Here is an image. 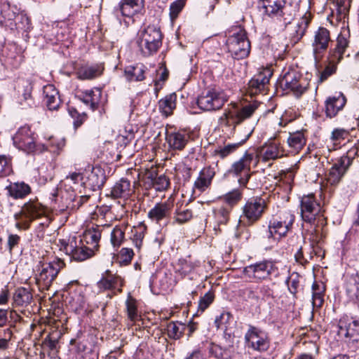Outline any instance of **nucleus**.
<instances>
[{"label": "nucleus", "mask_w": 359, "mask_h": 359, "mask_svg": "<svg viewBox=\"0 0 359 359\" xmlns=\"http://www.w3.org/2000/svg\"><path fill=\"white\" fill-rule=\"evenodd\" d=\"M258 7L264 17L270 18L277 32L285 29L299 9V1L287 0H259Z\"/></svg>", "instance_id": "nucleus-1"}, {"label": "nucleus", "mask_w": 359, "mask_h": 359, "mask_svg": "<svg viewBox=\"0 0 359 359\" xmlns=\"http://www.w3.org/2000/svg\"><path fill=\"white\" fill-rule=\"evenodd\" d=\"M62 198L67 210H76L86 203L90 195L83 190V177L80 172H72L60 182Z\"/></svg>", "instance_id": "nucleus-2"}, {"label": "nucleus", "mask_w": 359, "mask_h": 359, "mask_svg": "<svg viewBox=\"0 0 359 359\" xmlns=\"http://www.w3.org/2000/svg\"><path fill=\"white\" fill-rule=\"evenodd\" d=\"M64 266V262L59 258L49 262L40 261L36 266L37 273L35 274V281L39 290H48Z\"/></svg>", "instance_id": "nucleus-3"}, {"label": "nucleus", "mask_w": 359, "mask_h": 359, "mask_svg": "<svg viewBox=\"0 0 359 359\" xmlns=\"http://www.w3.org/2000/svg\"><path fill=\"white\" fill-rule=\"evenodd\" d=\"M136 43L140 50L144 56L156 53L162 44V34L159 28L149 25L140 30L137 35Z\"/></svg>", "instance_id": "nucleus-4"}, {"label": "nucleus", "mask_w": 359, "mask_h": 359, "mask_svg": "<svg viewBox=\"0 0 359 359\" xmlns=\"http://www.w3.org/2000/svg\"><path fill=\"white\" fill-rule=\"evenodd\" d=\"M294 215L290 211L282 212L269 221L268 229L264 231L263 237L269 241H276L286 236L294 222Z\"/></svg>", "instance_id": "nucleus-5"}, {"label": "nucleus", "mask_w": 359, "mask_h": 359, "mask_svg": "<svg viewBox=\"0 0 359 359\" xmlns=\"http://www.w3.org/2000/svg\"><path fill=\"white\" fill-rule=\"evenodd\" d=\"M228 52L235 60H242L248 56L250 52V42L245 30L238 27L226 40Z\"/></svg>", "instance_id": "nucleus-6"}, {"label": "nucleus", "mask_w": 359, "mask_h": 359, "mask_svg": "<svg viewBox=\"0 0 359 359\" xmlns=\"http://www.w3.org/2000/svg\"><path fill=\"white\" fill-rule=\"evenodd\" d=\"M301 216L304 222L313 224L317 228L326 224L320 203L313 194L304 196L301 199Z\"/></svg>", "instance_id": "nucleus-7"}, {"label": "nucleus", "mask_w": 359, "mask_h": 359, "mask_svg": "<svg viewBox=\"0 0 359 359\" xmlns=\"http://www.w3.org/2000/svg\"><path fill=\"white\" fill-rule=\"evenodd\" d=\"M45 214V209L40 203L37 201H29L23 205L20 212L14 215L16 221L15 226L20 231L27 230L33 220Z\"/></svg>", "instance_id": "nucleus-8"}, {"label": "nucleus", "mask_w": 359, "mask_h": 359, "mask_svg": "<svg viewBox=\"0 0 359 359\" xmlns=\"http://www.w3.org/2000/svg\"><path fill=\"white\" fill-rule=\"evenodd\" d=\"M279 83L284 91L292 92L297 97L302 96L309 86V79L293 69L284 72Z\"/></svg>", "instance_id": "nucleus-9"}, {"label": "nucleus", "mask_w": 359, "mask_h": 359, "mask_svg": "<svg viewBox=\"0 0 359 359\" xmlns=\"http://www.w3.org/2000/svg\"><path fill=\"white\" fill-rule=\"evenodd\" d=\"M243 273L247 278L255 282L270 280L272 276H277L278 269L271 260H263L250 264L243 268Z\"/></svg>", "instance_id": "nucleus-10"}, {"label": "nucleus", "mask_w": 359, "mask_h": 359, "mask_svg": "<svg viewBox=\"0 0 359 359\" xmlns=\"http://www.w3.org/2000/svg\"><path fill=\"white\" fill-rule=\"evenodd\" d=\"M61 249L63 248L67 255H70L74 260L82 262L95 254L93 250L87 247L81 238L70 236L67 241L60 240Z\"/></svg>", "instance_id": "nucleus-11"}, {"label": "nucleus", "mask_w": 359, "mask_h": 359, "mask_svg": "<svg viewBox=\"0 0 359 359\" xmlns=\"http://www.w3.org/2000/svg\"><path fill=\"white\" fill-rule=\"evenodd\" d=\"M227 101L222 91L214 88L204 90L197 98L198 107L205 111H214L222 108Z\"/></svg>", "instance_id": "nucleus-12"}, {"label": "nucleus", "mask_w": 359, "mask_h": 359, "mask_svg": "<svg viewBox=\"0 0 359 359\" xmlns=\"http://www.w3.org/2000/svg\"><path fill=\"white\" fill-rule=\"evenodd\" d=\"M253 158L254 154L246 151L239 160L231 165L228 171L229 174L238 178V184L242 187H246L251 177L250 165Z\"/></svg>", "instance_id": "nucleus-13"}, {"label": "nucleus", "mask_w": 359, "mask_h": 359, "mask_svg": "<svg viewBox=\"0 0 359 359\" xmlns=\"http://www.w3.org/2000/svg\"><path fill=\"white\" fill-rule=\"evenodd\" d=\"M266 208V203L264 198L253 197L250 198L243 208V215L241 216L239 222H243L251 225L259 220Z\"/></svg>", "instance_id": "nucleus-14"}, {"label": "nucleus", "mask_w": 359, "mask_h": 359, "mask_svg": "<svg viewBox=\"0 0 359 359\" xmlns=\"http://www.w3.org/2000/svg\"><path fill=\"white\" fill-rule=\"evenodd\" d=\"M14 146L20 150L27 154L34 151L36 144V133L31 130V127L25 125L18 128L13 137Z\"/></svg>", "instance_id": "nucleus-15"}, {"label": "nucleus", "mask_w": 359, "mask_h": 359, "mask_svg": "<svg viewBox=\"0 0 359 359\" xmlns=\"http://www.w3.org/2000/svg\"><path fill=\"white\" fill-rule=\"evenodd\" d=\"M353 163V158L348 156H342L332 165L329 169L327 174H326L327 183L331 186L337 185L346 171Z\"/></svg>", "instance_id": "nucleus-16"}, {"label": "nucleus", "mask_w": 359, "mask_h": 359, "mask_svg": "<svg viewBox=\"0 0 359 359\" xmlns=\"http://www.w3.org/2000/svg\"><path fill=\"white\" fill-rule=\"evenodd\" d=\"M245 341L248 348L259 352L266 351L270 346V342L266 334L254 326H250L245 334Z\"/></svg>", "instance_id": "nucleus-17"}, {"label": "nucleus", "mask_w": 359, "mask_h": 359, "mask_svg": "<svg viewBox=\"0 0 359 359\" xmlns=\"http://www.w3.org/2000/svg\"><path fill=\"white\" fill-rule=\"evenodd\" d=\"M338 335L351 343L359 341V320L344 316L338 323Z\"/></svg>", "instance_id": "nucleus-18"}, {"label": "nucleus", "mask_w": 359, "mask_h": 359, "mask_svg": "<svg viewBox=\"0 0 359 359\" xmlns=\"http://www.w3.org/2000/svg\"><path fill=\"white\" fill-rule=\"evenodd\" d=\"M255 110V107L251 104L243 107L240 110L225 111L220 116L219 122L220 125L226 126H234L240 124L245 119L250 117Z\"/></svg>", "instance_id": "nucleus-19"}, {"label": "nucleus", "mask_w": 359, "mask_h": 359, "mask_svg": "<svg viewBox=\"0 0 359 359\" xmlns=\"http://www.w3.org/2000/svg\"><path fill=\"white\" fill-rule=\"evenodd\" d=\"M347 100L341 92H336L334 94L326 97L324 102V111L327 118L336 117L341 111Z\"/></svg>", "instance_id": "nucleus-20"}, {"label": "nucleus", "mask_w": 359, "mask_h": 359, "mask_svg": "<svg viewBox=\"0 0 359 359\" xmlns=\"http://www.w3.org/2000/svg\"><path fill=\"white\" fill-rule=\"evenodd\" d=\"M262 161L269 162L280 158L285 156V149L276 138L270 139L259 149Z\"/></svg>", "instance_id": "nucleus-21"}, {"label": "nucleus", "mask_w": 359, "mask_h": 359, "mask_svg": "<svg viewBox=\"0 0 359 359\" xmlns=\"http://www.w3.org/2000/svg\"><path fill=\"white\" fill-rule=\"evenodd\" d=\"M350 30L348 27H343L337 38L334 48H330L329 55L332 61L340 62L344 57V54L348 47L350 42Z\"/></svg>", "instance_id": "nucleus-22"}, {"label": "nucleus", "mask_w": 359, "mask_h": 359, "mask_svg": "<svg viewBox=\"0 0 359 359\" xmlns=\"http://www.w3.org/2000/svg\"><path fill=\"white\" fill-rule=\"evenodd\" d=\"M35 83V78L33 76L20 79L18 81V93L20 95V104L23 107H33L35 101L32 97V90Z\"/></svg>", "instance_id": "nucleus-23"}, {"label": "nucleus", "mask_w": 359, "mask_h": 359, "mask_svg": "<svg viewBox=\"0 0 359 359\" xmlns=\"http://www.w3.org/2000/svg\"><path fill=\"white\" fill-rule=\"evenodd\" d=\"M173 208V202L169 199L164 202L157 203L148 212V217L156 223L167 221L171 216Z\"/></svg>", "instance_id": "nucleus-24"}, {"label": "nucleus", "mask_w": 359, "mask_h": 359, "mask_svg": "<svg viewBox=\"0 0 359 359\" xmlns=\"http://www.w3.org/2000/svg\"><path fill=\"white\" fill-rule=\"evenodd\" d=\"M105 172L99 166L93 167L83 182V190L97 191L101 189L106 181Z\"/></svg>", "instance_id": "nucleus-25"}, {"label": "nucleus", "mask_w": 359, "mask_h": 359, "mask_svg": "<svg viewBox=\"0 0 359 359\" xmlns=\"http://www.w3.org/2000/svg\"><path fill=\"white\" fill-rule=\"evenodd\" d=\"M271 76V73L269 71H264L254 76L248 82L247 93L250 96L263 93L267 88Z\"/></svg>", "instance_id": "nucleus-26"}, {"label": "nucleus", "mask_w": 359, "mask_h": 359, "mask_svg": "<svg viewBox=\"0 0 359 359\" xmlns=\"http://www.w3.org/2000/svg\"><path fill=\"white\" fill-rule=\"evenodd\" d=\"M165 140L169 147L172 149L182 150L189 140V135L184 130H167Z\"/></svg>", "instance_id": "nucleus-27"}, {"label": "nucleus", "mask_w": 359, "mask_h": 359, "mask_svg": "<svg viewBox=\"0 0 359 359\" xmlns=\"http://www.w3.org/2000/svg\"><path fill=\"white\" fill-rule=\"evenodd\" d=\"M134 192L130 180L121 178L111 187L110 195L114 198L128 199Z\"/></svg>", "instance_id": "nucleus-28"}, {"label": "nucleus", "mask_w": 359, "mask_h": 359, "mask_svg": "<svg viewBox=\"0 0 359 359\" xmlns=\"http://www.w3.org/2000/svg\"><path fill=\"white\" fill-rule=\"evenodd\" d=\"M142 8L140 0H123L117 8H114V14L117 18L119 15L131 18L139 12Z\"/></svg>", "instance_id": "nucleus-29"}, {"label": "nucleus", "mask_w": 359, "mask_h": 359, "mask_svg": "<svg viewBox=\"0 0 359 359\" xmlns=\"http://www.w3.org/2000/svg\"><path fill=\"white\" fill-rule=\"evenodd\" d=\"M148 68L142 63L130 65L124 69V76L128 82L142 81L146 79Z\"/></svg>", "instance_id": "nucleus-30"}, {"label": "nucleus", "mask_w": 359, "mask_h": 359, "mask_svg": "<svg viewBox=\"0 0 359 359\" xmlns=\"http://www.w3.org/2000/svg\"><path fill=\"white\" fill-rule=\"evenodd\" d=\"M215 175V168L208 166L202 169L196 180L194 182V187L200 192L205 191L211 184L212 180Z\"/></svg>", "instance_id": "nucleus-31"}, {"label": "nucleus", "mask_w": 359, "mask_h": 359, "mask_svg": "<svg viewBox=\"0 0 359 359\" xmlns=\"http://www.w3.org/2000/svg\"><path fill=\"white\" fill-rule=\"evenodd\" d=\"M43 102L50 111L57 110L61 104L58 90L53 85H46L43 87Z\"/></svg>", "instance_id": "nucleus-32"}, {"label": "nucleus", "mask_w": 359, "mask_h": 359, "mask_svg": "<svg viewBox=\"0 0 359 359\" xmlns=\"http://www.w3.org/2000/svg\"><path fill=\"white\" fill-rule=\"evenodd\" d=\"M330 41V34L327 29L319 27L315 34L314 41L313 43V52L316 55L325 51Z\"/></svg>", "instance_id": "nucleus-33"}, {"label": "nucleus", "mask_w": 359, "mask_h": 359, "mask_svg": "<svg viewBox=\"0 0 359 359\" xmlns=\"http://www.w3.org/2000/svg\"><path fill=\"white\" fill-rule=\"evenodd\" d=\"M345 290L349 300L359 306V271L346 282Z\"/></svg>", "instance_id": "nucleus-34"}, {"label": "nucleus", "mask_w": 359, "mask_h": 359, "mask_svg": "<svg viewBox=\"0 0 359 359\" xmlns=\"http://www.w3.org/2000/svg\"><path fill=\"white\" fill-rule=\"evenodd\" d=\"M103 69L102 65H84L77 70L76 74L81 80H90L100 76Z\"/></svg>", "instance_id": "nucleus-35"}, {"label": "nucleus", "mask_w": 359, "mask_h": 359, "mask_svg": "<svg viewBox=\"0 0 359 359\" xmlns=\"http://www.w3.org/2000/svg\"><path fill=\"white\" fill-rule=\"evenodd\" d=\"M17 13L16 6H11L7 0H0V25L10 22L8 25L12 26Z\"/></svg>", "instance_id": "nucleus-36"}, {"label": "nucleus", "mask_w": 359, "mask_h": 359, "mask_svg": "<svg viewBox=\"0 0 359 359\" xmlns=\"http://www.w3.org/2000/svg\"><path fill=\"white\" fill-rule=\"evenodd\" d=\"M6 189L9 196L14 199L24 198L31 193V187L24 182L11 183Z\"/></svg>", "instance_id": "nucleus-37"}, {"label": "nucleus", "mask_w": 359, "mask_h": 359, "mask_svg": "<svg viewBox=\"0 0 359 359\" xmlns=\"http://www.w3.org/2000/svg\"><path fill=\"white\" fill-rule=\"evenodd\" d=\"M287 142L292 152H299L306 143V138L304 131L297 130L294 133H290Z\"/></svg>", "instance_id": "nucleus-38"}, {"label": "nucleus", "mask_w": 359, "mask_h": 359, "mask_svg": "<svg viewBox=\"0 0 359 359\" xmlns=\"http://www.w3.org/2000/svg\"><path fill=\"white\" fill-rule=\"evenodd\" d=\"M101 238L100 226L92 228L86 231L83 234V242L95 252L99 248V242Z\"/></svg>", "instance_id": "nucleus-39"}, {"label": "nucleus", "mask_w": 359, "mask_h": 359, "mask_svg": "<svg viewBox=\"0 0 359 359\" xmlns=\"http://www.w3.org/2000/svg\"><path fill=\"white\" fill-rule=\"evenodd\" d=\"M101 97V89L95 88L92 90H86L83 93L81 100L86 105H90V109L94 111L99 107Z\"/></svg>", "instance_id": "nucleus-40"}, {"label": "nucleus", "mask_w": 359, "mask_h": 359, "mask_svg": "<svg viewBox=\"0 0 359 359\" xmlns=\"http://www.w3.org/2000/svg\"><path fill=\"white\" fill-rule=\"evenodd\" d=\"M1 57H4L6 62L15 68H17L22 61V57L18 52L15 44H6L4 55H2Z\"/></svg>", "instance_id": "nucleus-41"}, {"label": "nucleus", "mask_w": 359, "mask_h": 359, "mask_svg": "<svg viewBox=\"0 0 359 359\" xmlns=\"http://www.w3.org/2000/svg\"><path fill=\"white\" fill-rule=\"evenodd\" d=\"M312 304L314 307H321L324 302L325 285L321 281H314L312 285Z\"/></svg>", "instance_id": "nucleus-42"}, {"label": "nucleus", "mask_w": 359, "mask_h": 359, "mask_svg": "<svg viewBox=\"0 0 359 359\" xmlns=\"http://www.w3.org/2000/svg\"><path fill=\"white\" fill-rule=\"evenodd\" d=\"M147 226L143 223H140L137 226H134L130 229V239L137 250H140L145 233Z\"/></svg>", "instance_id": "nucleus-43"}, {"label": "nucleus", "mask_w": 359, "mask_h": 359, "mask_svg": "<svg viewBox=\"0 0 359 359\" xmlns=\"http://www.w3.org/2000/svg\"><path fill=\"white\" fill-rule=\"evenodd\" d=\"M252 130H250V132H249V133L245 136V137L238 142L228 144L224 146L223 147L218 148L215 151V154L218 155L221 158H226L231 154L235 152L240 147H241L244 143H245V142L249 139V137L252 135Z\"/></svg>", "instance_id": "nucleus-44"}, {"label": "nucleus", "mask_w": 359, "mask_h": 359, "mask_svg": "<svg viewBox=\"0 0 359 359\" xmlns=\"http://www.w3.org/2000/svg\"><path fill=\"white\" fill-rule=\"evenodd\" d=\"M61 335L60 331L57 330H53L43 339L42 343L43 348L56 353L58 348V341Z\"/></svg>", "instance_id": "nucleus-45"}, {"label": "nucleus", "mask_w": 359, "mask_h": 359, "mask_svg": "<svg viewBox=\"0 0 359 359\" xmlns=\"http://www.w3.org/2000/svg\"><path fill=\"white\" fill-rule=\"evenodd\" d=\"M127 224L116 225L111 232L110 241L114 248H118L125 240V232Z\"/></svg>", "instance_id": "nucleus-46"}, {"label": "nucleus", "mask_w": 359, "mask_h": 359, "mask_svg": "<svg viewBox=\"0 0 359 359\" xmlns=\"http://www.w3.org/2000/svg\"><path fill=\"white\" fill-rule=\"evenodd\" d=\"M186 330V325L180 322H170L167 325V334L172 339H179Z\"/></svg>", "instance_id": "nucleus-47"}, {"label": "nucleus", "mask_w": 359, "mask_h": 359, "mask_svg": "<svg viewBox=\"0 0 359 359\" xmlns=\"http://www.w3.org/2000/svg\"><path fill=\"white\" fill-rule=\"evenodd\" d=\"M177 95L175 93H171L166 95L158 102L159 109L165 114L170 115L176 107Z\"/></svg>", "instance_id": "nucleus-48"}, {"label": "nucleus", "mask_w": 359, "mask_h": 359, "mask_svg": "<svg viewBox=\"0 0 359 359\" xmlns=\"http://www.w3.org/2000/svg\"><path fill=\"white\" fill-rule=\"evenodd\" d=\"M231 212V208L225 206L219 207L213 210L215 222L218 227L228 223Z\"/></svg>", "instance_id": "nucleus-49"}, {"label": "nucleus", "mask_w": 359, "mask_h": 359, "mask_svg": "<svg viewBox=\"0 0 359 359\" xmlns=\"http://www.w3.org/2000/svg\"><path fill=\"white\" fill-rule=\"evenodd\" d=\"M121 278L114 275H109L107 277H103L100 281L97 282V287L100 290H111L116 289L121 286Z\"/></svg>", "instance_id": "nucleus-50"}, {"label": "nucleus", "mask_w": 359, "mask_h": 359, "mask_svg": "<svg viewBox=\"0 0 359 359\" xmlns=\"http://www.w3.org/2000/svg\"><path fill=\"white\" fill-rule=\"evenodd\" d=\"M65 145L64 138H55L51 137L46 143L43 144V149L47 150L57 154L63 149Z\"/></svg>", "instance_id": "nucleus-51"}, {"label": "nucleus", "mask_w": 359, "mask_h": 359, "mask_svg": "<svg viewBox=\"0 0 359 359\" xmlns=\"http://www.w3.org/2000/svg\"><path fill=\"white\" fill-rule=\"evenodd\" d=\"M242 197L243 192L241 189H234L228 192L223 196L224 201L226 204L225 207L232 209V208L242 199Z\"/></svg>", "instance_id": "nucleus-52"}, {"label": "nucleus", "mask_w": 359, "mask_h": 359, "mask_svg": "<svg viewBox=\"0 0 359 359\" xmlns=\"http://www.w3.org/2000/svg\"><path fill=\"white\" fill-rule=\"evenodd\" d=\"M311 19L306 14L299 20L295 30V34L292 37L294 42L299 41L305 34Z\"/></svg>", "instance_id": "nucleus-53"}, {"label": "nucleus", "mask_w": 359, "mask_h": 359, "mask_svg": "<svg viewBox=\"0 0 359 359\" xmlns=\"http://www.w3.org/2000/svg\"><path fill=\"white\" fill-rule=\"evenodd\" d=\"M32 297L31 293L25 288L20 287L15 290L13 294V300L18 306L29 304Z\"/></svg>", "instance_id": "nucleus-54"}, {"label": "nucleus", "mask_w": 359, "mask_h": 359, "mask_svg": "<svg viewBox=\"0 0 359 359\" xmlns=\"http://www.w3.org/2000/svg\"><path fill=\"white\" fill-rule=\"evenodd\" d=\"M339 62L332 61V58L329 55V64L322 72H318V83H323L337 71V66Z\"/></svg>", "instance_id": "nucleus-55"}, {"label": "nucleus", "mask_w": 359, "mask_h": 359, "mask_svg": "<svg viewBox=\"0 0 359 359\" xmlns=\"http://www.w3.org/2000/svg\"><path fill=\"white\" fill-rule=\"evenodd\" d=\"M256 290L257 294L259 299V304L262 302H266L269 299H273V290L269 285H257Z\"/></svg>", "instance_id": "nucleus-56"}, {"label": "nucleus", "mask_w": 359, "mask_h": 359, "mask_svg": "<svg viewBox=\"0 0 359 359\" xmlns=\"http://www.w3.org/2000/svg\"><path fill=\"white\" fill-rule=\"evenodd\" d=\"M152 187L157 191H165L170 186V180L165 175H160L151 179Z\"/></svg>", "instance_id": "nucleus-57"}, {"label": "nucleus", "mask_w": 359, "mask_h": 359, "mask_svg": "<svg viewBox=\"0 0 359 359\" xmlns=\"http://www.w3.org/2000/svg\"><path fill=\"white\" fill-rule=\"evenodd\" d=\"M240 295L248 301L259 304V299L257 294L256 286L250 285L240 290Z\"/></svg>", "instance_id": "nucleus-58"}, {"label": "nucleus", "mask_w": 359, "mask_h": 359, "mask_svg": "<svg viewBox=\"0 0 359 359\" xmlns=\"http://www.w3.org/2000/svg\"><path fill=\"white\" fill-rule=\"evenodd\" d=\"M15 25L17 29H20L24 31H29L31 27L29 18L23 13H19V9L18 8V13L15 15V18L13 19Z\"/></svg>", "instance_id": "nucleus-59"}, {"label": "nucleus", "mask_w": 359, "mask_h": 359, "mask_svg": "<svg viewBox=\"0 0 359 359\" xmlns=\"http://www.w3.org/2000/svg\"><path fill=\"white\" fill-rule=\"evenodd\" d=\"M323 233H320L318 229H315L314 232L311 235V245L314 254L317 256H320L321 248L318 244L323 240Z\"/></svg>", "instance_id": "nucleus-60"}, {"label": "nucleus", "mask_w": 359, "mask_h": 359, "mask_svg": "<svg viewBox=\"0 0 359 359\" xmlns=\"http://www.w3.org/2000/svg\"><path fill=\"white\" fill-rule=\"evenodd\" d=\"M134 256V252L131 248H122L117 257L118 262L122 266H126L131 262Z\"/></svg>", "instance_id": "nucleus-61"}, {"label": "nucleus", "mask_w": 359, "mask_h": 359, "mask_svg": "<svg viewBox=\"0 0 359 359\" xmlns=\"http://www.w3.org/2000/svg\"><path fill=\"white\" fill-rule=\"evenodd\" d=\"M12 171L11 160L4 155H0V178L9 175Z\"/></svg>", "instance_id": "nucleus-62"}, {"label": "nucleus", "mask_w": 359, "mask_h": 359, "mask_svg": "<svg viewBox=\"0 0 359 359\" xmlns=\"http://www.w3.org/2000/svg\"><path fill=\"white\" fill-rule=\"evenodd\" d=\"M288 290L293 295L294 298H297V293L299 287V278L297 274L292 275L286 280Z\"/></svg>", "instance_id": "nucleus-63"}, {"label": "nucleus", "mask_w": 359, "mask_h": 359, "mask_svg": "<svg viewBox=\"0 0 359 359\" xmlns=\"http://www.w3.org/2000/svg\"><path fill=\"white\" fill-rule=\"evenodd\" d=\"M126 309L128 318L131 321H135L138 318V314L135 299H129L126 301Z\"/></svg>", "instance_id": "nucleus-64"}]
</instances>
